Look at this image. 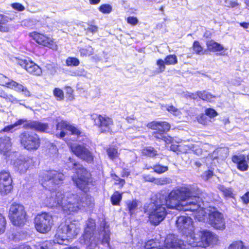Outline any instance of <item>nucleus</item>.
Segmentation results:
<instances>
[{"instance_id":"35","label":"nucleus","mask_w":249,"mask_h":249,"mask_svg":"<svg viewBox=\"0 0 249 249\" xmlns=\"http://www.w3.org/2000/svg\"><path fill=\"white\" fill-rule=\"evenodd\" d=\"M142 153L143 155L149 157H154L158 155L157 151L151 146L143 148L142 151Z\"/></svg>"},{"instance_id":"20","label":"nucleus","mask_w":249,"mask_h":249,"mask_svg":"<svg viewBox=\"0 0 249 249\" xmlns=\"http://www.w3.org/2000/svg\"><path fill=\"white\" fill-rule=\"evenodd\" d=\"M32 162V159L21 157L14 162L15 170L21 173H25L30 166Z\"/></svg>"},{"instance_id":"2","label":"nucleus","mask_w":249,"mask_h":249,"mask_svg":"<svg viewBox=\"0 0 249 249\" xmlns=\"http://www.w3.org/2000/svg\"><path fill=\"white\" fill-rule=\"evenodd\" d=\"M41 201L45 206L58 208L69 215L77 213L84 207L91 206L93 199L86 195L80 196L70 192L54 193L46 190L41 194Z\"/></svg>"},{"instance_id":"24","label":"nucleus","mask_w":249,"mask_h":249,"mask_svg":"<svg viewBox=\"0 0 249 249\" xmlns=\"http://www.w3.org/2000/svg\"><path fill=\"white\" fill-rule=\"evenodd\" d=\"M232 161L237 164V168L242 171H247L249 166L244 155H234L232 157Z\"/></svg>"},{"instance_id":"16","label":"nucleus","mask_w":249,"mask_h":249,"mask_svg":"<svg viewBox=\"0 0 249 249\" xmlns=\"http://www.w3.org/2000/svg\"><path fill=\"white\" fill-rule=\"evenodd\" d=\"M12 179L8 172H0V193L5 195L9 193L12 189Z\"/></svg>"},{"instance_id":"61","label":"nucleus","mask_w":249,"mask_h":249,"mask_svg":"<svg viewBox=\"0 0 249 249\" xmlns=\"http://www.w3.org/2000/svg\"><path fill=\"white\" fill-rule=\"evenodd\" d=\"M226 6L228 7H234L238 5V3L236 1H233L232 0H225Z\"/></svg>"},{"instance_id":"63","label":"nucleus","mask_w":249,"mask_h":249,"mask_svg":"<svg viewBox=\"0 0 249 249\" xmlns=\"http://www.w3.org/2000/svg\"><path fill=\"white\" fill-rule=\"evenodd\" d=\"M143 178L146 181H149L151 182H154L155 181V178L150 175H143Z\"/></svg>"},{"instance_id":"55","label":"nucleus","mask_w":249,"mask_h":249,"mask_svg":"<svg viewBox=\"0 0 249 249\" xmlns=\"http://www.w3.org/2000/svg\"><path fill=\"white\" fill-rule=\"evenodd\" d=\"M200 91H197L195 93H190V92H186L185 94V96L187 97H189L193 99H197V98L200 99Z\"/></svg>"},{"instance_id":"26","label":"nucleus","mask_w":249,"mask_h":249,"mask_svg":"<svg viewBox=\"0 0 249 249\" xmlns=\"http://www.w3.org/2000/svg\"><path fill=\"white\" fill-rule=\"evenodd\" d=\"M207 46L208 50L211 52H220L224 49V47L219 43L213 40H210L207 42Z\"/></svg>"},{"instance_id":"28","label":"nucleus","mask_w":249,"mask_h":249,"mask_svg":"<svg viewBox=\"0 0 249 249\" xmlns=\"http://www.w3.org/2000/svg\"><path fill=\"white\" fill-rule=\"evenodd\" d=\"M183 150L185 152H190L192 151L196 155H200L202 153L201 149L196 144H189L188 145H184Z\"/></svg>"},{"instance_id":"41","label":"nucleus","mask_w":249,"mask_h":249,"mask_svg":"<svg viewBox=\"0 0 249 249\" xmlns=\"http://www.w3.org/2000/svg\"><path fill=\"white\" fill-rule=\"evenodd\" d=\"M155 137L157 139H160L164 141L166 143H171L173 139L172 137L166 136L165 134L162 133H156L155 134Z\"/></svg>"},{"instance_id":"13","label":"nucleus","mask_w":249,"mask_h":249,"mask_svg":"<svg viewBox=\"0 0 249 249\" xmlns=\"http://www.w3.org/2000/svg\"><path fill=\"white\" fill-rule=\"evenodd\" d=\"M35 227L41 233H46L51 230L53 224L52 216L48 213H43L37 214L35 219Z\"/></svg>"},{"instance_id":"48","label":"nucleus","mask_w":249,"mask_h":249,"mask_svg":"<svg viewBox=\"0 0 249 249\" xmlns=\"http://www.w3.org/2000/svg\"><path fill=\"white\" fill-rule=\"evenodd\" d=\"M152 168L154 169L155 172L158 174L163 173L168 170L167 166H162L160 164L155 165Z\"/></svg>"},{"instance_id":"40","label":"nucleus","mask_w":249,"mask_h":249,"mask_svg":"<svg viewBox=\"0 0 249 249\" xmlns=\"http://www.w3.org/2000/svg\"><path fill=\"white\" fill-rule=\"evenodd\" d=\"M122 198V194L116 191L114 193L111 197V201L113 205H118Z\"/></svg>"},{"instance_id":"33","label":"nucleus","mask_w":249,"mask_h":249,"mask_svg":"<svg viewBox=\"0 0 249 249\" xmlns=\"http://www.w3.org/2000/svg\"><path fill=\"white\" fill-rule=\"evenodd\" d=\"M40 20L36 18H31L26 19L21 22V25L28 28H32L34 26L37 25Z\"/></svg>"},{"instance_id":"43","label":"nucleus","mask_w":249,"mask_h":249,"mask_svg":"<svg viewBox=\"0 0 249 249\" xmlns=\"http://www.w3.org/2000/svg\"><path fill=\"white\" fill-rule=\"evenodd\" d=\"M165 63L167 65H175L178 63L177 57L174 54L168 55L165 58Z\"/></svg>"},{"instance_id":"62","label":"nucleus","mask_w":249,"mask_h":249,"mask_svg":"<svg viewBox=\"0 0 249 249\" xmlns=\"http://www.w3.org/2000/svg\"><path fill=\"white\" fill-rule=\"evenodd\" d=\"M241 199L244 204H248L249 203V192H248L246 193H245L241 197Z\"/></svg>"},{"instance_id":"17","label":"nucleus","mask_w":249,"mask_h":249,"mask_svg":"<svg viewBox=\"0 0 249 249\" xmlns=\"http://www.w3.org/2000/svg\"><path fill=\"white\" fill-rule=\"evenodd\" d=\"M39 177L44 181H51L52 183L55 184H60L64 179V176L62 173L56 171H46L41 173Z\"/></svg>"},{"instance_id":"45","label":"nucleus","mask_w":249,"mask_h":249,"mask_svg":"<svg viewBox=\"0 0 249 249\" xmlns=\"http://www.w3.org/2000/svg\"><path fill=\"white\" fill-rule=\"evenodd\" d=\"M172 180L169 178H162L155 179L154 183L157 185H163L171 183Z\"/></svg>"},{"instance_id":"44","label":"nucleus","mask_w":249,"mask_h":249,"mask_svg":"<svg viewBox=\"0 0 249 249\" xmlns=\"http://www.w3.org/2000/svg\"><path fill=\"white\" fill-rule=\"evenodd\" d=\"M99 10L103 14H108L112 11V7L109 4H103L99 7Z\"/></svg>"},{"instance_id":"31","label":"nucleus","mask_w":249,"mask_h":249,"mask_svg":"<svg viewBox=\"0 0 249 249\" xmlns=\"http://www.w3.org/2000/svg\"><path fill=\"white\" fill-rule=\"evenodd\" d=\"M0 97L4 99L7 102L14 104L18 103V100L12 94L7 93L1 89H0Z\"/></svg>"},{"instance_id":"42","label":"nucleus","mask_w":249,"mask_h":249,"mask_svg":"<svg viewBox=\"0 0 249 249\" xmlns=\"http://www.w3.org/2000/svg\"><path fill=\"white\" fill-rule=\"evenodd\" d=\"M229 249H249V248L244 246L242 241H237L232 242L230 245Z\"/></svg>"},{"instance_id":"12","label":"nucleus","mask_w":249,"mask_h":249,"mask_svg":"<svg viewBox=\"0 0 249 249\" xmlns=\"http://www.w3.org/2000/svg\"><path fill=\"white\" fill-rule=\"evenodd\" d=\"M56 123L55 135L58 138H64L66 135V130L70 131L73 135L79 136L81 134L78 128L60 118L56 119Z\"/></svg>"},{"instance_id":"39","label":"nucleus","mask_w":249,"mask_h":249,"mask_svg":"<svg viewBox=\"0 0 249 249\" xmlns=\"http://www.w3.org/2000/svg\"><path fill=\"white\" fill-rule=\"evenodd\" d=\"M215 96L206 91H201L200 99L208 102H213L214 100Z\"/></svg>"},{"instance_id":"19","label":"nucleus","mask_w":249,"mask_h":249,"mask_svg":"<svg viewBox=\"0 0 249 249\" xmlns=\"http://www.w3.org/2000/svg\"><path fill=\"white\" fill-rule=\"evenodd\" d=\"M18 64L26 71L34 75L40 76L42 73V69L39 66L32 61L20 60Z\"/></svg>"},{"instance_id":"18","label":"nucleus","mask_w":249,"mask_h":249,"mask_svg":"<svg viewBox=\"0 0 249 249\" xmlns=\"http://www.w3.org/2000/svg\"><path fill=\"white\" fill-rule=\"evenodd\" d=\"M164 248L166 249H185L184 242L178 239L175 235H168L164 241Z\"/></svg>"},{"instance_id":"58","label":"nucleus","mask_w":249,"mask_h":249,"mask_svg":"<svg viewBox=\"0 0 249 249\" xmlns=\"http://www.w3.org/2000/svg\"><path fill=\"white\" fill-rule=\"evenodd\" d=\"M205 114L210 118H213L217 116V113L213 109L207 108L205 110Z\"/></svg>"},{"instance_id":"38","label":"nucleus","mask_w":249,"mask_h":249,"mask_svg":"<svg viewBox=\"0 0 249 249\" xmlns=\"http://www.w3.org/2000/svg\"><path fill=\"white\" fill-rule=\"evenodd\" d=\"M144 249H163L160 247V243L154 240L148 241L144 247Z\"/></svg>"},{"instance_id":"36","label":"nucleus","mask_w":249,"mask_h":249,"mask_svg":"<svg viewBox=\"0 0 249 249\" xmlns=\"http://www.w3.org/2000/svg\"><path fill=\"white\" fill-rule=\"evenodd\" d=\"M80 55L82 57H87L93 54V49L90 46L81 48L79 49Z\"/></svg>"},{"instance_id":"47","label":"nucleus","mask_w":249,"mask_h":249,"mask_svg":"<svg viewBox=\"0 0 249 249\" xmlns=\"http://www.w3.org/2000/svg\"><path fill=\"white\" fill-rule=\"evenodd\" d=\"M66 63L68 66H77L80 64L79 60L75 57H68L66 60Z\"/></svg>"},{"instance_id":"5","label":"nucleus","mask_w":249,"mask_h":249,"mask_svg":"<svg viewBox=\"0 0 249 249\" xmlns=\"http://www.w3.org/2000/svg\"><path fill=\"white\" fill-rule=\"evenodd\" d=\"M69 168L73 170L74 174L72 179L76 185L84 192H87L90 180V174L81 165L73 162V159L69 158Z\"/></svg>"},{"instance_id":"21","label":"nucleus","mask_w":249,"mask_h":249,"mask_svg":"<svg viewBox=\"0 0 249 249\" xmlns=\"http://www.w3.org/2000/svg\"><path fill=\"white\" fill-rule=\"evenodd\" d=\"M147 126L149 128L155 130L153 133L154 137L156 133L164 134L165 132L169 131L170 128V124L166 122L153 121L149 123Z\"/></svg>"},{"instance_id":"50","label":"nucleus","mask_w":249,"mask_h":249,"mask_svg":"<svg viewBox=\"0 0 249 249\" xmlns=\"http://www.w3.org/2000/svg\"><path fill=\"white\" fill-rule=\"evenodd\" d=\"M198 122L203 125H207L210 122L206 114H202L197 117Z\"/></svg>"},{"instance_id":"11","label":"nucleus","mask_w":249,"mask_h":249,"mask_svg":"<svg viewBox=\"0 0 249 249\" xmlns=\"http://www.w3.org/2000/svg\"><path fill=\"white\" fill-rule=\"evenodd\" d=\"M176 226L178 230L186 237V241L192 237L195 234V227L192 219L186 216H181L176 221Z\"/></svg>"},{"instance_id":"60","label":"nucleus","mask_w":249,"mask_h":249,"mask_svg":"<svg viewBox=\"0 0 249 249\" xmlns=\"http://www.w3.org/2000/svg\"><path fill=\"white\" fill-rule=\"evenodd\" d=\"M86 73V71L83 68H78L73 72V75L75 76H84Z\"/></svg>"},{"instance_id":"27","label":"nucleus","mask_w":249,"mask_h":249,"mask_svg":"<svg viewBox=\"0 0 249 249\" xmlns=\"http://www.w3.org/2000/svg\"><path fill=\"white\" fill-rule=\"evenodd\" d=\"M68 144L71 148L72 152L77 157H83V156L81 154L82 150H83V145L78 144L77 143H71V142H68Z\"/></svg>"},{"instance_id":"7","label":"nucleus","mask_w":249,"mask_h":249,"mask_svg":"<svg viewBox=\"0 0 249 249\" xmlns=\"http://www.w3.org/2000/svg\"><path fill=\"white\" fill-rule=\"evenodd\" d=\"M24 124V128H31L39 132H45L48 129L47 124L36 121H27L26 119H19L14 124L8 125L2 129L0 132H13L16 130V127Z\"/></svg>"},{"instance_id":"9","label":"nucleus","mask_w":249,"mask_h":249,"mask_svg":"<svg viewBox=\"0 0 249 249\" xmlns=\"http://www.w3.org/2000/svg\"><path fill=\"white\" fill-rule=\"evenodd\" d=\"M95 226V221L93 219L89 218L87 223V227L85 230L80 242L87 245V249H94L99 241L96 239V237L93 236V231Z\"/></svg>"},{"instance_id":"15","label":"nucleus","mask_w":249,"mask_h":249,"mask_svg":"<svg viewBox=\"0 0 249 249\" xmlns=\"http://www.w3.org/2000/svg\"><path fill=\"white\" fill-rule=\"evenodd\" d=\"M29 36L37 44L52 49H56V45L53 39L45 34L37 32H33L29 34Z\"/></svg>"},{"instance_id":"10","label":"nucleus","mask_w":249,"mask_h":249,"mask_svg":"<svg viewBox=\"0 0 249 249\" xmlns=\"http://www.w3.org/2000/svg\"><path fill=\"white\" fill-rule=\"evenodd\" d=\"M19 139L21 145L28 151L36 150L40 146V139L36 134L25 131L19 135Z\"/></svg>"},{"instance_id":"32","label":"nucleus","mask_w":249,"mask_h":249,"mask_svg":"<svg viewBox=\"0 0 249 249\" xmlns=\"http://www.w3.org/2000/svg\"><path fill=\"white\" fill-rule=\"evenodd\" d=\"M83 150L81 154L83 156V157L79 158L88 162H91L93 160V156L92 153L85 147L84 145L83 146Z\"/></svg>"},{"instance_id":"64","label":"nucleus","mask_w":249,"mask_h":249,"mask_svg":"<svg viewBox=\"0 0 249 249\" xmlns=\"http://www.w3.org/2000/svg\"><path fill=\"white\" fill-rule=\"evenodd\" d=\"M88 31L92 33H95L98 30V28L96 26L94 25H89V27L88 28Z\"/></svg>"},{"instance_id":"25","label":"nucleus","mask_w":249,"mask_h":249,"mask_svg":"<svg viewBox=\"0 0 249 249\" xmlns=\"http://www.w3.org/2000/svg\"><path fill=\"white\" fill-rule=\"evenodd\" d=\"M12 18L8 16L0 14V32L7 33L11 31V26L7 23L12 21Z\"/></svg>"},{"instance_id":"3","label":"nucleus","mask_w":249,"mask_h":249,"mask_svg":"<svg viewBox=\"0 0 249 249\" xmlns=\"http://www.w3.org/2000/svg\"><path fill=\"white\" fill-rule=\"evenodd\" d=\"M200 194V190L197 188V190L192 197L193 201L197 202L199 204V208L196 210L191 211L195 212L196 218L199 221L208 222L214 228L223 230L225 229L226 225L223 214L216 211L214 208L209 207L204 208L202 207L203 202L201 198L198 196Z\"/></svg>"},{"instance_id":"57","label":"nucleus","mask_w":249,"mask_h":249,"mask_svg":"<svg viewBox=\"0 0 249 249\" xmlns=\"http://www.w3.org/2000/svg\"><path fill=\"white\" fill-rule=\"evenodd\" d=\"M126 21L127 23L132 26H135L137 25L139 21L138 19L136 17L133 16L128 17L126 19Z\"/></svg>"},{"instance_id":"59","label":"nucleus","mask_w":249,"mask_h":249,"mask_svg":"<svg viewBox=\"0 0 249 249\" xmlns=\"http://www.w3.org/2000/svg\"><path fill=\"white\" fill-rule=\"evenodd\" d=\"M40 249H53L52 244L51 242L46 241L40 245Z\"/></svg>"},{"instance_id":"51","label":"nucleus","mask_w":249,"mask_h":249,"mask_svg":"<svg viewBox=\"0 0 249 249\" xmlns=\"http://www.w3.org/2000/svg\"><path fill=\"white\" fill-rule=\"evenodd\" d=\"M6 221L5 217L0 214V234L4 233L5 230Z\"/></svg>"},{"instance_id":"53","label":"nucleus","mask_w":249,"mask_h":249,"mask_svg":"<svg viewBox=\"0 0 249 249\" xmlns=\"http://www.w3.org/2000/svg\"><path fill=\"white\" fill-rule=\"evenodd\" d=\"M194 51L198 54L202 53L203 49L198 41H195L193 45Z\"/></svg>"},{"instance_id":"56","label":"nucleus","mask_w":249,"mask_h":249,"mask_svg":"<svg viewBox=\"0 0 249 249\" xmlns=\"http://www.w3.org/2000/svg\"><path fill=\"white\" fill-rule=\"evenodd\" d=\"M11 6L12 7V8L18 11L21 12L25 10L24 6L19 3L15 2L12 3L11 4Z\"/></svg>"},{"instance_id":"6","label":"nucleus","mask_w":249,"mask_h":249,"mask_svg":"<svg viewBox=\"0 0 249 249\" xmlns=\"http://www.w3.org/2000/svg\"><path fill=\"white\" fill-rule=\"evenodd\" d=\"M218 240V237L212 232L203 231L200 232L199 237H196V234L192 235L187 243L190 246L195 247H202L206 248L210 245L216 244Z\"/></svg>"},{"instance_id":"29","label":"nucleus","mask_w":249,"mask_h":249,"mask_svg":"<svg viewBox=\"0 0 249 249\" xmlns=\"http://www.w3.org/2000/svg\"><path fill=\"white\" fill-rule=\"evenodd\" d=\"M102 238L101 243L102 244H106L109 247V231L107 228H104V230L100 234V239Z\"/></svg>"},{"instance_id":"30","label":"nucleus","mask_w":249,"mask_h":249,"mask_svg":"<svg viewBox=\"0 0 249 249\" xmlns=\"http://www.w3.org/2000/svg\"><path fill=\"white\" fill-rule=\"evenodd\" d=\"M107 153L108 158L112 160H114L118 158L120 155L118 149L114 146H110L107 148Z\"/></svg>"},{"instance_id":"22","label":"nucleus","mask_w":249,"mask_h":249,"mask_svg":"<svg viewBox=\"0 0 249 249\" xmlns=\"http://www.w3.org/2000/svg\"><path fill=\"white\" fill-rule=\"evenodd\" d=\"M7 88L13 89L16 92H22L26 97H30L31 96V92L26 87L12 79L7 86Z\"/></svg>"},{"instance_id":"14","label":"nucleus","mask_w":249,"mask_h":249,"mask_svg":"<svg viewBox=\"0 0 249 249\" xmlns=\"http://www.w3.org/2000/svg\"><path fill=\"white\" fill-rule=\"evenodd\" d=\"M93 119L95 125H97L101 132L106 133L112 131L113 121L112 118L106 115H95Z\"/></svg>"},{"instance_id":"1","label":"nucleus","mask_w":249,"mask_h":249,"mask_svg":"<svg viewBox=\"0 0 249 249\" xmlns=\"http://www.w3.org/2000/svg\"><path fill=\"white\" fill-rule=\"evenodd\" d=\"M197 187L184 186L172 190L168 196L160 194L156 195L157 200L146 208L144 213L148 215L152 224L159 225L165 218L167 212L165 206L169 209L188 211L197 210L199 204L193 201Z\"/></svg>"},{"instance_id":"34","label":"nucleus","mask_w":249,"mask_h":249,"mask_svg":"<svg viewBox=\"0 0 249 249\" xmlns=\"http://www.w3.org/2000/svg\"><path fill=\"white\" fill-rule=\"evenodd\" d=\"M126 205L129 213L132 215L137 209L139 205V201L136 199L128 200L126 202Z\"/></svg>"},{"instance_id":"49","label":"nucleus","mask_w":249,"mask_h":249,"mask_svg":"<svg viewBox=\"0 0 249 249\" xmlns=\"http://www.w3.org/2000/svg\"><path fill=\"white\" fill-rule=\"evenodd\" d=\"M53 94L57 100L61 101L63 100L64 96L63 91L62 89L59 88H55L53 89Z\"/></svg>"},{"instance_id":"52","label":"nucleus","mask_w":249,"mask_h":249,"mask_svg":"<svg viewBox=\"0 0 249 249\" xmlns=\"http://www.w3.org/2000/svg\"><path fill=\"white\" fill-rule=\"evenodd\" d=\"M11 79H9L6 76L0 74V85L2 86H5L7 88V86L10 83Z\"/></svg>"},{"instance_id":"46","label":"nucleus","mask_w":249,"mask_h":249,"mask_svg":"<svg viewBox=\"0 0 249 249\" xmlns=\"http://www.w3.org/2000/svg\"><path fill=\"white\" fill-rule=\"evenodd\" d=\"M166 109L175 116H179L181 114L180 111L172 105H166L164 106Z\"/></svg>"},{"instance_id":"4","label":"nucleus","mask_w":249,"mask_h":249,"mask_svg":"<svg viewBox=\"0 0 249 249\" xmlns=\"http://www.w3.org/2000/svg\"><path fill=\"white\" fill-rule=\"evenodd\" d=\"M80 231L79 224L75 221H65L58 226L53 239V243L67 244L69 239L74 238Z\"/></svg>"},{"instance_id":"8","label":"nucleus","mask_w":249,"mask_h":249,"mask_svg":"<svg viewBox=\"0 0 249 249\" xmlns=\"http://www.w3.org/2000/svg\"><path fill=\"white\" fill-rule=\"evenodd\" d=\"M9 217L13 225L18 226L23 225L27 219L24 206L19 203H13L9 208Z\"/></svg>"},{"instance_id":"54","label":"nucleus","mask_w":249,"mask_h":249,"mask_svg":"<svg viewBox=\"0 0 249 249\" xmlns=\"http://www.w3.org/2000/svg\"><path fill=\"white\" fill-rule=\"evenodd\" d=\"M165 60L163 61L162 59H159L157 61V65L159 67L158 68V72H162L165 69Z\"/></svg>"},{"instance_id":"37","label":"nucleus","mask_w":249,"mask_h":249,"mask_svg":"<svg viewBox=\"0 0 249 249\" xmlns=\"http://www.w3.org/2000/svg\"><path fill=\"white\" fill-rule=\"evenodd\" d=\"M219 189L222 192L223 195L226 197L233 198L234 194L231 188L225 187L224 186H220Z\"/></svg>"},{"instance_id":"23","label":"nucleus","mask_w":249,"mask_h":249,"mask_svg":"<svg viewBox=\"0 0 249 249\" xmlns=\"http://www.w3.org/2000/svg\"><path fill=\"white\" fill-rule=\"evenodd\" d=\"M12 142L11 138L7 136L0 138V152L7 156L11 150Z\"/></svg>"}]
</instances>
